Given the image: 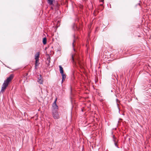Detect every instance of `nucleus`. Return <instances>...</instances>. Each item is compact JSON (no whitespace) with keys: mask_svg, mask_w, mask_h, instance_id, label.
Listing matches in <instances>:
<instances>
[{"mask_svg":"<svg viewBox=\"0 0 151 151\" xmlns=\"http://www.w3.org/2000/svg\"><path fill=\"white\" fill-rule=\"evenodd\" d=\"M14 77L13 74H11L9 77L7 78L4 81L1 87V92L3 93L6 89V87L8 86L9 83L13 79Z\"/></svg>","mask_w":151,"mask_h":151,"instance_id":"1","label":"nucleus"},{"mask_svg":"<svg viewBox=\"0 0 151 151\" xmlns=\"http://www.w3.org/2000/svg\"><path fill=\"white\" fill-rule=\"evenodd\" d=\"M118 142V141H117V142H114V145L115 146H116L117 148H119L118 145H117V142Z\"/></svg>","mask_w":151,"mask_h":151,"instance_id":"15","label":"nucleus"},{"mask_svg":"<svg viewBox=\"0 0 151 151\" xmlns=\"http://www.w3.org/2000/svg\"><path fill=\"white\" fill-rule=\"evenodd\" d=\"M50 56H49V57L47 58V60H48V61L49 63H50Z\"/></svg>","mask_w":151,"mask_h":151,"instance_id":"16","label":"nucleus"},{"mask_svg":"<svg viewBox=\"0 0 151 151\" xmlns=\"http://www.w3.org/2000/svg\"><path fill=\"white\" fill-rule=\"evenodd\" d=\"M75 42V40H73V47H74V42Z\"/></svg>","mask_w":151,"mask_h":151,"instance_id":"19","label":"nucleus"},{"mask_svg":"<svg viewBox=\"0 0 151 151\" xmlns=\"http://www.w3.org/2000/svg\"><path fill=\"white\" fill-rule=\"evenodd\" d=\"M39 61V60H35V69H37V66H38L39 63H38V62Z\"/></svg>","mask_w":151,"mask_h":151,"instance_id":"8","label":"nucleus"},{"mask_svg":"<svg viewBox=\"0 0 151 151\" xmlns=\"http://www.w3.org/2000/svg\"><path fill=\"white\" fill-rule=\"evenodd\" d=\"M113 141L114 142L118 141V140L116 139V138L115 137L114 135H113Z\"/></svg>","mask_w":151,"mask_h":151,"instance_id":"12","label":"nucleus"},{"mask_svg":"<svg viewBox=\"0 0 151 151\" xmlns=\"http://www.w3.org/2000/svg\"><path fill=\"white\" fill-rule=\"evenodd\" d=\"M59 68H60V73H61V74H63L64 73V71L63 70V68L61 65L59 66Z\"/></svg>","mask_w":151,"mask_h":151,"instance_id":"9","label":"nucleus"},{"mask_svg":"<svg viewBox=\"0 0 151 151\" xmlns=\"http://www.w3.org/2000/svg\"><path fill=\"white\" fill-rule=\"evenodd\" d=\"M72 61H73V62H74V59L73 58V55H72Z\"/></svg>","mask_w":151,"mask_h":151,"instance_id":"17","label":"nucleus"},{"mask_svg":"<svg viewBox=\"0 0 151 151\" xmlns=\"http://www.w3.org/2000/svg\"><path fill=\"white\" fill-rule=\"evenodd\" d=\"M51 6H53L55 7V10H58L60 6V5L57 2L55 1L53 3V4Z\"/></svg>","mask_w":151,"mask_h":151,"instance_id":"4","label":"nucleus"},{"mask_svg":"<svg viewBox=\"0 0 151 151\" xmlns=\"http://www.w3.org/2000/svg\"><path fill=\"white\" fill-rule=\"evenodd\" d=\"M101 6H103L102 5V4H101Z\"/></svg>","mask_w":151,"mask_h":151,"instance_id":"23","label":"nucleus"},{"mask_svg":"<svg viewBox=\"0 0 151 151\" xmlns=\"http://www.w3.org/2000/svg\"><path fill=\"white\" fill-rule=\"evenodd\" d=\"M77 62L78 63L79 65L81 67L82 66L83 64L81 62V61L79 59H78L77 60Z\"/></svg>","mask_w":151,"mask_h":151,"instance_id":"10","label":"nucleus"},{"mask_svg":"<svg viewBox=\"0 0 151 151\" xmlns=\"http://www.w3.org/2000/svg\"><path fill=\"white\" fill-rule=\"evenodd\" d=\"M54 7H54L52 6L51 7V9H53V8H54Z\"/></svg>","mask_w":151,"mask_h":151,"instance_id":"18","label":"nucleus"},{"mask_svg":"<svg viewBox=\"0 0 151 151\" xmlns=\"http://www.w3.org/2000/svg\"><path fill=\"white\" fill-rule=\"evenodd\" d=\"M40 55V53L39 52H38L36 53L35 54V60H39V55Z\"/></svg>","mask_w":151,"mask_h":151,"instance_id":"7","label":"nucleus"},{"mask_svg":"<svg viewBox=\"0 0 151 151\" xmlns=\"http://www.w3.org/2000/svg\"><path fill=\"white\" fill-rule=\"evenodd\" d=\"M61 74L62 76V78L63 79H65L66 77L65 75L64 74V73Z\"/></svg>","mask_w":151,"mask_h":151,"instance_id":"13","label":"nucleus"},{"mask_svg":"<svg viewBox=\"0 0 151 151\" xmlns=\"http://www.w3.org/2000/svg\"><path fill=\"white\" fill-rule=\"evenodd\" d=\"M64 80H65V79H62V83L63 82V81Z\"/></svg>","mask_w":151,"mask_h":151,"instance_id":"20","label":"nucleus"},{"mask_svg":"<svg viewBox=\"0 0 151 151\" xmlns=\"http://www.w3.org/2000/svg\"><path fill=\"white\" fill-rule=\"evenodd\" d=\"M75 35H74V38H75Z\"/></svg>","mask_w":151,"mask_h":151,"instance_id":"24","label":"nucleus"},{"mask_svg":"<svg viewBox=\"0 0 151 151\" xmlns=\"http://www.w3.org/2000/svg\"><path fill=\"white\" fill-rule=\"evenodd\" d=\"M57 99L56 98L52 104V111H58V106L56 104Z\"/></svg>","mask_w":151,"mask_h":151,"instance_id":"2","label":"nucleus"},{"mask_svg":"<svg viewBox=\"0 0 151 151\" xmlns=\"http://www.w3.org/2000/svg\"><path fill=\"white\" fill-rule=\"evenodd\" d=\"M73 49H74V51H75V49H74V48H73Z\"/></svg>","mask_w":151,"mask_h":151,"instance_id":"22","label":"nucleus"},{"mask_svg":"<svg viewBox=\"0 0 151 151\" xmlns=\"http://www.w3.org/2000/svg\"><path fill=\"white\" fill-rule=\"evenodd\" d=\"M116 100L117 101H118V99H116Z\"/></svg>","mask_w":151,"mask_h":151,"instance_id":"25","label":"nucleus"},{"mask_svg":"<svg viewBox=\"0 0 151 151\" xmlns=\"http://www.w3.org/2000/svg\"><path fill=\"white\" fill-rule=\"evenodd\" d=\"M73 25L74 26H73V29H76L77 30H79V28L78 27H77L76 26V28H75V25L74 24Z\"/></svg>","mask_w":151,"mask_h":151,"instance_id":"14","label":"nucleus"},{"mask_svg":"<svg viewBox=\"0 0 151 151\" xmlns=\"http://www.w3.org/2000/svg\"><path fill=\"white\" fill-rule=\"evenodd\" d=\"M37 82L40 84H42L43 82V79L41 75H40V77L38 78Z\"/></svg>","mask_w":151,"mask_h":151,"instance_id":"5","label":"nucleus"},{"mask_svg":"<svg viewBox=\"0 0 151 151\" xmlns=\"http://www.w3.org/2000/svg\"><path fill=\"white\" fill-rule=\"evenodd\" d=\"M52 113L53 117L54 119H58L60 118V115L58 111H52Z\"/></svg>","mask_w":151,"mask_h":151,"instance_id":"3","label":"nucleus"},{"mask_svg":"<svg viewBox=\"0 0 151 151\" xmlns=\"http://www.w3.org/2000/svg\"><path fill=\"white\" fill-rule=\"evenodd\" d=\"M55 2V0H47V2L50 5L53 4V3Z\"/></svg>","mask_w":151,"mask_h":151,"instance_id":"6","label":"nucleus"},{"mask_svg":"<svg viewBox=\"0 0 151 151\" xmlns=\"http://www.w3.org/2000/svg\"><path fill=\"white\" fill-rule=\"evenodd\" d=\"M42 42L44 45H45L46 44L47 39L46 37L43 38Z\"/></svg>","mask_w":151,"mask_h":151,"instance_id":"11","label":"nucleus"},{"mask_svg":"<svg viewBox=\"0 0 151 151\" xmlns=\"http://www.w3.org/2000/svg\"><path fill=\"white\" fill-rule=\"evenodd\" d=\"M26 76L27 75H28V73H26Z\"/></svg>","mask_w":151,"mask_h":151,"instance_id":"21","label":"nucleus"}]
</instances>
